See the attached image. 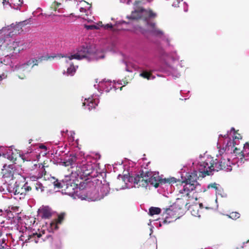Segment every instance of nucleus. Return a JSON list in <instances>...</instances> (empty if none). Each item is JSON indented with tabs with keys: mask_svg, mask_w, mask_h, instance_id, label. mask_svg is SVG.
<instances>
[{
	"mask_svg": "<svg viewBox=\"0 0 249 249\" xmlns=\"http://www.w3.org/2000/svg\"><path fill=\"white\" fill-rule=\"evenodd\" d=\"M215 161L213 158L210 155L204 154H200L198 160H190L189 165L193 167V172H182L180 174L181 180L185 184L183 188L179 191L180 194H186L187 196L189 197V193L195 190L196 192H204L206 189L204 186L197 182L198 178L197 173L199 176L203 178L206 175H211L214 171H216L215 167Z\"/></svg>",
	"mask_w": 249,
	"mask_h": 249,
	"instance_id": "1",
	"label": "nucleus"
},
{
	"mask_svg": "<svg viewBox=\"0 0 249 249\" xmlns=\"http://www.w3.org/2000/svg\"><path fill=\"white\" fill-rule=\"evenodd\" d=\"M96 49L91 45H83L76 48V53L71 54L70 55L67 54H57L53 55H43L38 56L36 57L32 58L27 62L21 64L14 65L12 59H13L14 54H10V55H6L3 59L4 62L0 61V68L3 70L5 69L7 64H10V67L13 69L14 71H25L29 67L32 68L34 66L37 65L38 64L43 60H48L50 58H55L57 56L59 57H65L69 58V60L73 59L81 60L83 59H86L88 62H90L94 60V53L96 52Z\"/></svg>",
	"mask_w": 249,
	"mask_h": 249,
	"instance_id": "2",
	"label": "nucleus"
},
{
	"mask_svg": "<svg viewBox=\"0 0 249 249\" xmlns=\"http://www.w3.org/2000/svg\"><path fill=\"white\" fill-rule=\"evenodd\" d=\"M242 137L239 134H236L234 127H231L230 131H228L226 134L219 135L217 142L219 154L215 161V167L216 171L220 170L231 171L232 170L230 165L231 160L234 156V149L238 148Z\"/></svg>",
	"mask_w": 249,
	"mask_h": 249,
	"instance_id": "3",
	"label": "nucleus"
},
{
	"mask_svg": "<svg viewBox=\"0 0 249 249\" xmlns=\"http://www.w3.org/2000/svg\"><path fill=\"white\" fill-rule=\"evenodd\" d=\"M128 161L129 166L127 168L126 164L123 165L124 170H127L128 174H124L123 176L119 174L117 177V179L121 178L125 184L124 186L120 189V190L133 188L135 187V184L139 183H141L140 186L143 187H146L148 184H150L156 188L163 184V178L159 176V172L148 171L146 167H144L145 171H144L142 167L140 170L133 172L132 168L136 163L129 160Z\"/></svg>",
	"mask_w": 249,
	"mask_h": 249,
	"instance_id": "4",
	"label": "nucleus"
},
{
	"mask_svg": "<svg viewBox=\"0 0 249 249\" xmlns=\"http://www.w3.org/2000/svg\"><path fill=\"white\" fill-rule=\"evenodd\" d=\"M76 176H78L76 173H73V171H71L70 176L65 175L64 178L61 181L56 180L53 182V185L55 187L63 188V194L71 196L73 198L78 197L82 200L86 199L85 197H83L82 194L90 185H93L92 182L89 178H77Z\"/></svg>",
	"mask_w": 249,
	"mask_h": 249,
	"instance_id": "5",
	"label": "nucleus"
},
{
	"mask_svg": "<svg viewBox=\"0 0 249 249\" xmlns=\"http://www.w3.org/2000/svg\"><path fill=\"white\" fill-rule=\"evenodd\" d=\"M63 165L65 166H70L73 171V173H77V178L87 177L91 176L93 170H95L96 164L90 161H82L80 162L76 155L71 153L67 155L63 159Z\"/></svg>",
	"mask_w": 249,
	"mask_h": 249,
	"instance_id": "6",
	"label": "nucleus"
},
{
	"mask_svg": "<svg viewBox=\"0 0 249 249\" xmlns=\"http://www.w3.org/2000/svg\"><path fill=\"white\" fill-rule=\"evenodd\" d=\"M158 53L160 61L158 71L167 75H171L173 77H179L180 74L177 69L168 64L170 61L174 62L178 60L179 56L176 53L168 54L161 48L159 49Z\"/></svg>",
	"mask_w": 249,
	"mask_h": 249,
	"instance_id": "7",
	"label": "nucleus"
},
{
	"mask_svg": "<svg viewBox=\"0 0 249 249\" xmlns=\"http://www.w3.org/2000/svg\"><path fill=\"white\" fill-rule=\"evenodd\" d=\"M234 153V156L231 160L230 165H237L239 167L245 160H249V143H245L242 150L240 148H235Z\"/></svg>",
	"mask_w": 249,
	"mask_h": 249,
	"instance_id": "8",
	"label": "nucleus"
},
{
	"mask_svg": "<svg viewBox=\"0 0 249 249\" xmlns=\"http://www.w3.org/2000/svg\"><path fill=\"white\" fill-rule=\"evenodd\" d=\"M146 15L147 16L144 17L143 18H148V19L155 18L157 16V13L154 12L151 9L146 10L144 8L141 7L135 9L131 12L130 15L126 16V18L128 19L137 20Z\"/></svg>",
	"mask_w": 249,
	"mask_h": 249,
	"instance_id": "9",
	"label": "nucleus"
},
{
	"mask_svg": "<svg viewBox=\"0 0 249 249\" xmlns=\"http://www.w3.org/2000/svg\"><path fill=\"white\" fill-rule=\"evenodd\" d=\"M181 209V206L175 202L173 205H170L169 208L164 209L162 213V223L163 224L170 223L171 221L168 219L172 218L174 215Z\"/></svg>",
	"mask_w": 249,
	"mask_h": 249,
	"instance_id": "10",
	"label": "nucleus"
},
{
	"mask_svg": "<svg viewBox=\"0 0 249 249\" xmlns=\"http://www.w3.org/2000/svg\"><path fill=\"white\" fill-rule=\"evenodd\" d=\"M18 28V27L17 25L12 23L10 25L4 27L0 30V47L7 39L13 37L14 31Z\"/></svg>",
	"mask_w": 249,
	"mask_h": 249,
	"instance_id": "11",
	"label": "nucleus"
},
{
	"mask_svg": "<svg viewBox=\"0 0 249 249\" xmlns=\"http://www.w3.org/2000/svg\"><path fill=\"white\" fill-rule=\"evenodd\" d=\"M110 191V187L109 183L103 184L100 187V192L96 189L93 190V193H95L93 197V200H99L104 198L106 196H107Z\"/></svg>",
	"mask_w": 249,
	"mask_h": 249,
	"instance_id": "12",
	"label": "nucleus"
},
{
	"mask_svg": "<svg viewBox=\"0 0 249 249\" xmlns=\"http://www.w3.org/2000/svg\"><path fill=\"white\" fill-rule=\"evenodd\" d=\"M99 103V96L97 94H93L90 97L85 98L83 106L85 109L90 110L98 105Z\"/></svg>",
	"mask_w": 249,
	"mask_h": 249,
	"instance_id": "13",
	"label": "nucleus"
},
{
	"mask_svg": "<svg viewBox=\"0 0 249 249\" xmlns=\"http://www.w3.org/2000/svg\"><path fill=\"white\" fill-rule=\"evenodd\" d=\"M94 87L95 88H97L99 91H105L107 92H108L112 89H114V90L117 89V88L114 86L113 84H112L111 82L109 80L106 81L103 80L99 82L98 84L94 85Z\"/></svg>",
	"mask_w": 249,
	"mask_h": 249,
	"instance_id": "14",
	"label": "nucleus"
},
{
	"mask_svg": "<svg viewBox=\"0 0 249 249\" xmlns=\"http://www.w3.org/2000/svg\"><path fill=\"white\" fill-rule=\"evenodd\" d=\"M38 213L43 219H48L51 217V209L48 206H43L38 210Z\"/></svg>",
	"mask_w": 249,
	"mask_h": 249,
	"instance_id": "15",
	"label": "nucleus"
},
{
	"mask_svg": "<svg viewBox=\"0 0 249 249\" xmlns=\"http://www.w3.org/2000/svg\"><path fill=\"white\" fill-rule=\"evenodd\" d=\"M13 155V152L12 149L0 146V157L2 156L10 160H12L14 159Z\"/></svg>",
	"mask_w": 249,
	"mask_h": 249,
	"instance_id": "16",
	"label": "nucleus"
},
{
	"mask_svg": "<svg viewBox=\"0 0 249 249\" xmlns=\"http://www.w3.org/2000/svg\"><path fill=\"white\" fill-rule=\"evenodd\" d=\"M64 214H61L58 216L56 222L55 221H52L50 223V229L49 232H53V231L57 230L58 229V224H61L62 220L64 219Z\"/></svg>",
	"mask_w": 249,
	"mask_h": 249,
	"instance_id": "17",
	"label": "nucleus"
},
{
	"mask_svg": "<svg viewBox=\"0 0 249 249\" xmlns=\"http://www.w3.org/2000/svg\"><path fill=\"white\" fill-rule=\"evenodd\" d=\"M182 172H185V170H184L183 168H182L180 170V171L179 173V174L180 175V178H181L180 174L182 173ZM178 181H181L182 183H183V181L181 180V178H180L178 177V178H175V177H171V178H163V184H165L166 183H168V184H171L172 185V184L176 183Z\"/></svg>",
	"mask_w": 249,
	"mask_h": 249,
	"instance_id": "18",
	"label": "nucleus"
},
{
	"mask_svg": "<svg viewBox=\"0 0 249 249\" xmlns=\"http://www.w3.org/2000/svg\"><path fill=\"white\" fill-rule=\"evenodd\" d=\"M15 168V165L14 164H9L7 165L6 164H5L3 166L2 171H4L5 170L7 172V173H5L3 174V176L5 178H10L13 176V173H12V170H14Z\"/></svg>",
	"mask_w": 249,
	"mask_h": 249,
	"instance_id": "19",
	"label": "nucleus"
},
{
	"mask_svg": "<svg viewBox=\"0 0 249 249\" xmlns=\"http://www.w3.org/2000/svg\"><path fill=\"white\" fill-rule=\"evenodd\" d=\"M207 189H213L215 190L216 192V196L220 195L222 197H224L225 196L222 195V193L223 192V190L222 188L220 187V185L217 184L216 183H211L207 185Z\"/></svg>",
	"mask_w": 249,
	"mask_h": 249,
	"instance_id": "20",
	"label": "nucleus"
},
{
	"mask_svg": "<svg viewBox=\"0 0 249 249\" xmlns=\"http://www.w3.org/2000/svg\"><path fill=\"white\" fill-rule=\"evenodd\" d=\"M71 60H66V62L67 63L70 64V66L67 69V75L73 76L76 72V71L78 67V66H74L72 62H70Z\"/></svg>",
	"mask_w": 249,
	"mask_h": 249,
	"instance_id": "21",
	"label": "nucleus"
},
{
	"mask_svg": "<svg viewBox=\"0 0 249 249\" xmlns=\"http://www.w3.org/2000/svg\"><path fill=\"white\" fill-rule=\"evenodd\" d=\"M146 31H147L149 32V34L157 36V37H160L163 35L164 33L162 31L157 29L156 28H154L153 29H151L149 30H145Z\"/></svg>",
	"mask_w": 249,
	"mask_h": 249,
	"instance_id": "22",
	"label": "nucleus"
},
{
	"mask_svg": "<svg viewBox=\"0 0 249 249\" xmlns=\"http://www.w3.org/2000/svg\"><path fill=\"white\" fill-rule=\"evenodd\" d=\"M146 31H147L149 32V34L157 36V37H160L163 35L164 33L162 31L157 29L156 28H154L153 29H151L149 30H145Z\"/></svg>",
	"mask_w": 249,
	"mask_h": 249,
	"instance_id": "23",
	"label": "nucleus"
},
{
	"mask_svg": "<svg viewBox=\"0 0 249 249\" xmlns=\"http://www.w3.org/2000/svg\"><path fill=\"white\" fill-rule=\"evenodd\" d=\"M160 187L162 188L164 190V196H166V193L167 194H171L172 192V187L170 184L166 183L165 184L160 185Z\"/></svg>",
	"mask_w": 249,
	"mask_h": 249,
	"instance_id": "24",
	"label": "nucleus"
},
{
	"mask_svg": "<svg viewBox=\"0 0 249 249\" xmlns=\"http://www.w3.org/2000/svg\"><path fill=\"white\" fill-rule=\"evenodd\" d=\"M161 210L159 207H151L149 209L148 214L153 216L155 214H159L161 213Z\"/></svg>",
	"mask_w": 249,
	"mask_h": 249,
	"instance_id": "25",
	"label": "nucleus"
},
{
	"mask_svg": "<svg viewBox=\"0 0 249 249\" xmlns=\"http://www.w3.org/2000/svg\"><path fill=\"white\" fill-rule=\"evenodd\" d=\"M41 237H42V235L40 233H38L35 231V232L33 231L29 235V238L28 239L33 241L32 239L35 238V243H38V241L36 240V238H37V239H39L41 238Z\"/></svg>",
	"mask_w": 249,
	"mask_h": 249,
	"instance_id": "26",
	"label": "nucleus"
},
{
	"mask_svg": "<svg viewBox=\"0 0 249 249\" xmlns=\"http://www.w3.org/2000/svg\"><path fill=\"white\" fill-rule=\"evenodd\" d=\"M7 190L8 192L10 193H13L15 195L18 194L19 193L18 192L17 187H13L9 184L7 185Z\"/></svg>",
	"mask_w": 249,
	"mask_h": 249,
	"instance_id": "27",
	"label": "nucleus"
},
{
	"mask_svg": "<svg viewBox=\"0 0 249 249\" xmlns=\"http://www.w3.org/2000/svg\"><path fill=\"white\" fill-rule=\"evenodd\" d=\"M4 214L5 215V216L7 217V219L9 220H11V221H12V220H14V215L13 212H12L10 210H5Z\"/></svg>",
	"mask_w": 249,
	"mask_h": 249,
	"instance_id": "28",
	"label": "nucleus"
},
{
	"mask_svg": "<svg viewBox=\"0 0 249 249\" xmlns=\"http://www.w3.org/2000/svg\"><path fill=\"white\" fill-rule=\"evenodd\" d=\"M143 20L145 22V24L147 27H151V29H153L156 27V23L151 22L150 19H148V18H143Z\"/></svg>",
	"mask_w": 249,
	"mask_h": 249,
	"instance_id": "29",
	"label": "nucleus"
},
{
	"mask_svg": "<svg viewBox=\"0 0 249 249\" xmlns=\"http://www.w3.org/2000/svg\"><path fill=\"white\" fill-rule=\"evenodd\" d=\"M140 75L144 78L147 79L148 80L154 79L155 78V76L146 72H141L140 74Z\"/></svg>",
	"mask_w": 249,
	"mask_h": 249,
	"instance_id": "30",
	"label": "nucleus"
},
{
	"mask_svg": "<svg viewBox=\"0 0 249 249\" xmlns=\"http://www.w3.org/2000/svg\"><path fill=\"white\" fill-rule=\"evenodd\" d=\"M180 94L182 97H184V100L189 99L190 97V91L181 90L180 91Z\"/></svg>",
	"mask_w": 249,
	"mask_h": 249,
	"instance_id": "31",
	"label": "nucleus"
},
{
	"mask_svg": "<svg viewBox=\"0 0 249 249\" xmlns=\"http://www.w3.org/2000/svg\"><path fill=\"white\" fill-rule=\"evenodd\" d=\"M53 245L54 249H61L62 248L61 242L58 239L54 241Z\"/></svg>",
	"mask_w": 249,
	"mask_h": 249,
	"instance_id": "32",
	"label": "nucleus"
},
{
	"mask_svg": "<svg viewBox=\"0 0 249 249\" xmlns=\"http://www.w3.org/2000/svg\"><path fill=\"white\" fill-rule=\"evenodd\" d=\"M0 247L1 249H9V246L7 245L5 239L2 238L0 239Z\"/></svg>",
	"mask_w": 249,
	"mask_h": 249,
	"instance_id": "33",
	"label": "nucleus"
},
{
	"mask_svg": "<svg viewBox=\"0 0 249 249\" xmlns=\"http://www.w3.org/2000/svg\"><path fill=\"white\" fill-rule=\"evenodd\" d=\"M199 159V157H198V158H197L196 159V160H193V159H191L186 164L185 166H184V168H185L186 167L187 168V170H189V168H190V171H188V172H189V173H192V172H193V167L191 166V164L190 165V166L189 165V164L188 163H190V160H194V161H196V160H198ZM184 170H185L184 169H183ZM185 172H187L185 170Z\"/></svg>",
	"mask_w": 249,
	"mask_h": 249,
	"instance_id": "34",
	"label": "nucleus"
},
{
	"mask_svg": "<svg viewBox=\"0 0 249 249\" xmlns=\"http://www.w3.org/2000/svg\"><path fill=\"white\" fill-rule=\"evenodd\" d=\"M228 216L230 218L235 220L240 217V214L237 212H232Z\"/></svg>",
	"mask_w": 249,
	"mask_h": 249,
	"instance_id": "35",
	"label": "nucleus"
},
{
	"mask_svg": "<svg viewBox=\"0 0 249 249\" xmlns=\"http://www.w3.org/2000/svg\"><path fill=\"white\" fill-rule=\"evenodd\" d=\"M101 27H103L106 29H111L113 28V24L112 23H107L106 24L101 25Z\"/></svg>",
	"mask_w": 249,
	"mask_h": 249,
	"instance_id": "36",
	"label": "nucleus"
},
{
	"mask_svg": "<svg viewBox=\"0 0 249 249\" xmlns=\"http://www.w3.org/2000/svg\"><path fill=\"white\" fill-rule=\"evenodd\" d=\"M123 62L124 63V64L126 66V67H125V71H128V72H132V69L131 68H129L128 66V64H127V61H123Z\"/></svg>",
	"mask_w": 249,
	"mask_h": 249,
	"instance_id": "37",
	"label": "nucleus"
},
{
	"mask_svg": "<svg viewBox=\"0 0 249 249\" xmlns=\"http://www.w3.org/2000/svg\"><path fill=\"white\" fill-rule=\"evenodd\" d=\"M51 239V240H52L53 239L52 238V235L51 234H47L45 236V237H42L41 238V240L43 241H45L47 239Z\"/></svg>",
	"mask_w": 249,
	"mask_h": 249,
	"instance_id": "38",
	"label": "nucleus"
},
{
	"mask_svg": "<svg viewBox=\"0 0 249 249\" xmlns=\"http://www.w3.org/2000/svg\"><path fill=\"white\" fill-rule=\"evenodd\" d=\"M28 183L26 182L24 184L23 187L26 192H29L31 190V187L27 185Z\"/></svg>",
	"mask_w": 249,
	"mask_h": 249,
	"instance_id": "39",
	"label": "nucleus"
},
{
	"mask_svg": "<svg viewBox=\"0 0 249 249\" xmlns=\"http://www.w3.org/2000/svg\"><path fill=\"white\" fill-rule=\"evenodd\" d=\"M180 2V0H177L176 1H175L173 2V3L172 4V6L174 7H178L179 6V3Z\"/></svg>",
	"mask_w": 249,
	"mask_h": 249,
	"instance_id": "40",
	"label": "nucleus"
},
{
	"mask_svg": "<svg viewBox=\"0 0 249 249\" xmlns=\"http://www.w3.org/2000/svg\"><path fill=\"white\" fill-rule=\"evenodd\" d=\"M128 24L129 22H126L124 20H120V21H117L116 23V25H118V24Z\"/></svg>",
	"mask_w": 249,
	"mask_h": 249,
	"instance_id": "41",
	"label": "nucleus"
},
{
	"mask_svg": "<svg viewBox=\"0 0 249 249\" xmlns=\"http://www.w3.org/2000/svg\"><path fill=\"white\" fill-rule=\"evenodd\" d=\"M85 28L88 30H94L93 24L85 25Z\"/></svg>",
	"mask_w": 249,
	"mask_h": 249,
	"instance_id": "42",
	"label": "nucleus"
},
{
	"mask_svg": "<svg viewBox=\"0 0 249 249\" xmlns=\"http://www.w3.org/2000/svg\"><path fill=\"white\" fill-rule=\"evenodd\" d=\"M38 148L41 149H44L45 150H47L46 146L44 145V144L40 143L39 144V145L38 146Z\"/></svg>",
	"mask_w": 249,
	"mask_h": 249,
	"instance_id": "43",
	"label": "nucleus"
},
{
	"mask_svg": "<svg viewBox=\"0 0 249 249\" xmlns=\"http://www.w3.org/2000/svg\"><path fill=\"white\" fill-rule=\"evenodd\" d=\"M188 4L186 2H184V8L183 10L185 12H187L188 10Z\"/></svg>",
	"mask_w": 249,
	"mask_h": 249,
	"instance_id": "44",
	"label": "nucleus"
},
{
	"mask_svg": "<svg viewBox=\"0 0 249 249\" xmlns=\"http://www.w3.org/2000/svg\"><path fill=\"white\" fill-rule=\"evenodd\" d=\"M37 185H38L39 186V187L36 186V190H38L39 188H40L41 191H43V189L42 188L43 187H42V185L40 183H39L38 184H37Z\"/></svg>",
	"mask_w": 249,
	"mask_h": 249,
	"instance_id": "45",
	"label": "nucleus"
},
{
	"mask_svg": "<svg viewBox=\"0 0 249 249\" xmlns=\"http://www.w3.org/2000/svg\"><path fill=\"white\" fill-rule=\"evenodd\" d=\"M80 11L81 12L86 13L87 11V10L85 8L81 7L80 8Z\"/></svg>",
	"mask_w": 249,
	"mask_h": 249,
	"instance_id": "46",
	"label": "nucleus"
},
{
	"mask_svg": "<svg viewBox=\"0 0 249 249\" xmlns=\"http://www.w3.org/2000/svg\"><path fill=\"white\" fill-rule=\"evenodd\" d=\"M192 214L195 216H198V217H200V215H197V212L196 213L195 211H194L193 212H192Z\"/></svg>",
	"mask_w": 249,
	"mask_h": 249,
	"instance_id": "47",
	"label": "nucleus"
},
{
	"mask_svg": "<svg viewBox=\"0 0 249 249\" xmlns=\"http://www.w3.org/2000/svg\"><path fill=\"white\" fill-rule=\"evenodd\" d=\"M248 243H249V242H248V241L247 242H243L242 245L241 246V248H244L246 246V245Z\"/></svg>",
	"mask_w": 249,
	"mask_h": 249,
	"instance_id": "48",
	"label": "nucleus"
},
{
	"mask_svg": "<svg viewBox=\"0 0 249 249\" xmlns=\"http://www.w3.org/2000/svg\"><path fill=\"white\" fill-rule=\"evenodd\" d=\"M145 30V29H142H142H141V32H142V34L149 33V32H148L146 31Z\"/></svg>",
	"mask_w": 249,
	"mask_h": 249,
	"instance_id": "49",
	"label": "nucleus"
},
{
	"mask_svg": "<svg viewBox=\"0 0 249 249\" xmlns=\"http://www.w3.org/2000/svg\"><path fill=\"white\" fill-rule=\"evenodd\" d=\"M36 149H33V147H31L30 149H28L27 152L28 153H32V151L34 150H35Z\"/></svg>",
	"mask_w": 249,
	"mask_h": 249,
	"instance_id": "50",
	"label": "nucleus"
},
{
	"mask_svg": "<svg viewBox=\"0 0 249 249\" xmlns=\"http://www.w3.org/2000/svg\"><path fill=\"white\" fill-rule=\"evenodd\" d=\"M123 161H122L121 163H120V162H118L117 163H115L114 165H113V168H114V169H115V167H114V165H117L119 164V165H122V164H123Z\"/></svg>",
	"mask_w": 249,
	"mask_h": 249,
	"instance_id": "51",
	"label": "nucleus"
},
{
	"mask_svg": "<svg viewBox=\"0 0 249 249\" xmlns=\"http://www.w3.org/2000/svg\"><path fill=\"white\" fill-rule=\"evenodd\" d=\"M93 27H95V28H94V29L98 30L100 29L99 26H98L97 25L93 24Z\"/></svg>",
	"mask_w": 249,
	"mask_h": 249,
	"instance_id": "52",
	"label": "nucleus"
},
{
	"mask_svg": "<svg viewBox=\"0 0 249 249\" xmlns=\"http://www.w3.org/2000/svg\"><path fill=\"white\" fill-rule=\"evenodd\" d=\"M5 192L4 189L3 188L2 186L0 185V192Z\"/></svg>",
	"mask_w": 249,
	"mask_h": 249,
	"instance_id": "53",
	"label": "nucleus"
},
{
	"mask_svg": "<svg viewBox=\"0 0 249 249\" xmlns=\"http://www.w3.org/2000/svg\"><path fill=\"white\" fill-rule=\"evenodd\" d=\"M153 228H154V227L151 226V228H150V231H151V232L150 233V235L152 234V233L153 232Z\"/></svg>",
	"mask_w": 249,
	"mask_h": 249,
	"instance_id": "54",
	"label": "nucleus"
},
{
	"mask_svg": "<svg viewBox=\"0 0 249 249\" xmlns=\"http://www.w3.org/2000/svg\"><path fill=\"white\" fill-rule=\"evenodd\" d=\"M36 12H42V10L41 8H38L37 9H36Z\"/></svg>",
	"mask_w": 249,
	"mask_h": 249,
	"instance_id": "55",
	"label": "nucleus"
},
{
	"mask_svg": "<svg viewBox=\"0 0 249 249\" xmlns=\"http://www.w3.org/2000/svg\"><path fill=\"white\" fill-rule=\"evenodd\" d=\"M131 2V0H127L126 4H129Z\"/></svg>",
	"mask_w": 249,
	"mask_h": 249,
	"instance_id": "56",
	"label": "nucleus"
},
{
	"mask_svg": "<svg viewBox=\"0 0 249 249\" xmlns=\"http://www.w3.org/2000/svg\"><path fill=\"white\" fill-rule=\"evenodd\" d=\"M70 133H71V136H72V135H74L75 134L74 132L72 131H70Z\"/></svg>",
	"mask_w": 249,
	"mask_h": 249,
	"instance_id": "57",
	"label": "nucleus"
},
{
	"mask_svg": "<svg viewBox=\"0 0 249 249\" xmlns=\"http://www.w3.org/2000/svg\"><path fill=\"white\" fill-rule=\"evenodd\" d=\"M157 76H158V77H163V76H164L163 75L160 74H158V73L157 74Z\"/></svg>",
	"mask_w": 249,
	"mask_h": 249,
	"instance_id": "58",
	"label": "nucleus"
},
{
	"mask_svg": "<svg viewBox=\"0 0 249 249\" xmlns=\"http://www.w3.org/2000/svg\"><path fill=\"white\" fill-rule=\"evenodd\" d=\"M166 42L168 45H169V40L168 38L166 39Z\"/></svg>",
	"mask_w": 249,
	"mask_h": 249,
	"instance_id": "59",
	"label": "nucleus"
},
{
	"mask_svg": "<svg viewBox=\"0 0 249 249\" xmlns=\"http://www.w3.org/2000/svg\"><path fill=\"white\" fill-rule=\"evenodd\" d=\"M158 224H159V227H161V226H162V224H161V222H159L158 223Z\"/></svg>",
	"mask_w": 249,
	"mask_h": 249,
	"instance_id": "60",
	"label": "nucleus"
},
{
	"mask_svg": "<svg viewBox=\"0 0 249 249\" xmlns=\"http://www.w3.org/2000/svg\"><path fill=\"white\" fill-rule=\"evenodd\" d=\"M0 215H3V211H2V210H0Z\"/></svg>",
	"mask_w": 249,
	"mask_h": 249,
	"instance_id": "61",
	"label": "nucleus"
},
{
	"mask_svg": "<svg viewBox=\"0 0 249 249\" xmlns=\"http://www.w3.org/2000/svg\"><path fill=\"white\" fill-rule=\"evenodd\" d=\"M199 207L201 208H203V204L202 203H200L199 204Z\"/></svg>",
	"mask_w": 249,
	"mask_h": 249,
	"instance_id": "62",
	"label": "nucleus"
},
{
	"mask_svg": "<svg viewBox=\"0 0 249 249\" xmlns=\"http://www.w3.org/2000/svg\"><path fill=\"white\" fill-rule=\"evenodd\" d=\"M18 0L20 2V4H22L23 3V1L22 0Z\"/></svg>",
	"mask_w": 249,
	"mask_h": 249,
	"instance_id": "63",
	"label": "nucleus"
},
{
	"mask_svg": "<svg viewBox=\"0 0 249 249\" xmlns=\"http://www.w3.org/2000/svg\"><path fill=\"white\" fill-rule=\"evenodd\" d=\"M120 2L122 3L125 2V0H120Z\"/></svg>",
	"mask_w": 249,
	"mask_h": 249,
	"instance_id": "64",
	"label": "nucleus"
}]
</instances>
